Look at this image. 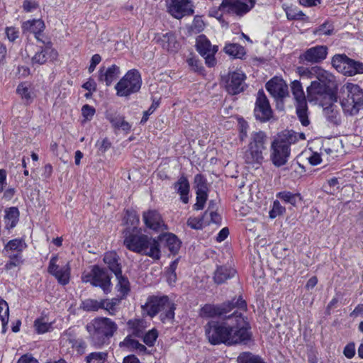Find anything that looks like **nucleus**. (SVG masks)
I'll return each mask as SVG.
<instances>
[{
  "instance_id": "9b49d317",
  "label": "nucleus",
  "mask_w": 363,
  "mask_h": 363,
  "mask_svg": "<svg viewBox=\"0 0 363 363\" xmlns=\"http://www.w3.org/2000/svg\"><path fill=\"white\" fill-rule=\"evenodd\" d=\"M333 67L347 77L363 74V62L348 57L345 54H336L331 60Z\"/></svg>"
},
{
  "instance_id": "c85d7f7f",
  "label": "nucleus",
  "mask_w": 363,
  "mask_h": 363,
  "mask_svg": "<svg viewBox=\"0 0 363 363\" xmlns=\"http://www.w3.org/2000/svg\"><path fill=\"white\" fill-rule=\"evenodd\" d=\"M128 330L130 335L135 337H142L147 328V322L144 319L134 318L127 322Z\"/></svg>"
},
{
  "instance_id": "423d86ee",
  "label": "nucleus",
  "mask_w": 363,
  "mask_h": 363,
  "mask_svg": "<svg viewBox=\"0 0 363 363\" xmlns=\"http://www.w3.org/2000/svg\"><path fill=\"white\" fill-rule=\"evenodd\" d=\"M268 140L269 137L264 131L251 133L247 150L243 155L246 164L253 167L262 164L264 160L263 152L267 149Z\"/></svg>"
},
{
  "instance_id": "9d476101",
  "label": "nucleus",
  "mask_w": 363,
  "mask_h": 363,
  "mask_svg": "<svg viewBox=\"0 0 363 363\" xmlns=\"http://www.w3.org/2000/svg\"><path fill=\"white\" fill-rule=\"evenodd\" d=\"M142 85L141 75L138 70H129L116 84V94L119 96H128L139 91Z\"/></svg>"
},
{
  "instance_id": "2f4dec72",
  "label": "nucleus",
  "mask_w": 363,
  "mask_h": 363,
  "mask_svg": "<svg viewBox=\"0 0 363 363\" xmlns=\"http://www.w3.org/2000/svg\"><path fill=\"white\" fill-rule=\"evenodd\" d=\"M323 108V115L329 123L335 125L340 123V116L334 103H328Z\"/></svg>"
},
{
  "instance_id": "72a5a7b5",
  "label": "nucleus",
  "mask_w": 363,
  "mask_h": 363,
  "mask_svg": "<svg viewBox=\"0 0 363 363\" xmlns=\"http://www.w3.org/2000/svg\"><path fill=\"white\" fill-rule=\"evenodd\" d=\"M27 245L23 238H16L9 241L4 247V250L7 253H20L26 248Z\"/></svg>"
},
{
  "instance_id": "dca6fc26",
  "label": "nucleus",
  "mask_w": 363,
  "mask_h": 363,
  "mask_svg": "<svg viewBox=\"0 0 363 363\" xmlns=\"http://www.w3.org/2000/svg\"><path fill=\"white\" fill-rule=\"evenodd\" d=\"M167 7L168 12L177 19L194 13L190 0H167Z\"/></svg>"
},
{
  "instance_id": "a878e982",
  "label": "nucleus",
  "mask_w": 363,
  "mask_h": 363,
  "mask_svg": "<svg viewBox=\"0 0 363 363\" xmlns=\"http://www.w3.org/2000/svg\"><path fill=\"white\" fill-rule=\"evenodd\" d=\"M174 189L179 194L181 201L184 203H188L190 184L186 177L182 175L174 184Z\"/></svg>"
},
{
  "instance_id": "6e6552de",
  "label": "nucleus",
  "mask_w": 363,
  "mask_h": 363,
  "mask_svg": "<svg viewBox=\"0 0 363 363\" xmlns=\"http://www.w3.org/2000/svg\"><path fill=\"white\" fill-rule=\"evenodd\" d=\"M237 308V311L247 310L246 301L239 296L238 298H233L230 301H225L220 304H205L200 309V315L202 318H214L225 315L232 310Z\"/></svg>"
},
{
  "instance_id": "f704fd0d",
  "label": "nucleus",
  "mask_w": 363,
  "mask_h": 363,
  "mask_svg": "<svg viewBox=\"0 0 363 363\" xmlns=\"http://www.w3.org/2000/svg\"><path fill=\"white\" fill-rule=\"evenodd\" d=\"M216 45H212L210 40L204 35H201L196 39V49L201 56L208 54L214 50Z\"/></svg>"
},
{
  "instance_id": "c9c22d12",
  "label": "nucleus",
  "mask_w": 363,
  "mask_h": 363,
  "mask_svg": "<svg viewBox=\"0 0 363 363\" xmlns=\"http://www.w3.org/2000/svg\"><path fill=\"white\" fill-rule=\"evenodd\" d=\"M115 276L118 280L116 289L121 295V298H124L128 295L130 290L129 280L126 277L122 274V272H120V274H116Z\"/></svg>"
},
{
  "instance_id": "aec40b11",
  "label": "nucleus",
  "mask_w": 363,
  "mask_h": 363,
  "mask_svg": "<svg viewBox=\"0 0 363 363\" xmlns=\"http://www.w3.org/2000/svg\"><path fill=\"white\" fill-rule=\"evenodd\" d=\"M266 89L276 100L282 101L289 96L288 86L284 80L275 77L271 79L265 85Z\"/></svg>"
},
{
  "instance_id": "393cba45",
  "label": "nucleus",
  "mask_w": 363,
  "mask_h": 363,
  "mask_svg": "<svg viewBox=\"0 0 363 363\" xmlns=\"http://www.w3.org/2000/svg\"><path fill=\"white\" fill-rule=\"evenodd\" d=\"M157 43H159L164 50L169 52L175 53L180 48V44L173 33H167L160 36L157 38Z\"/></svg>"
},
{
  "instance_id": "69168bd1",
  "label": "nucleus",
  "mask_w": 363,
  "mask_h": 363,
  "mask_svg": "<svg viewBox=\"0 0 363 363\" xmlns=\"http://www.w3.org/2000/svg\"><path fill=\"white\" fill-rule=\"evenodd\" d=\"M315 69V66L311 68L299 67H298V72L301 77H306L307 78L315 77V72L313 69Z\"/></svg>"
},
{
  "instance_id": "f8f14e48",
  "label": "nucleus",
  "mask_w": 363,
  "mask_h": 363,
  "mask_svg": "<svg viewBox=\"0 0 363 363\" xmlns=\"http://www.w3.org/2000/svg\"><path fill=\"white\" fill-rule=\"evenodd\" d=\"M291 90L295 100L296 112L303 126L309 125L308 104L301 82L294 80L291 83Z\"/></svg>"
},
{
  "instance_id": "338daca9",
  "label": "nucleus",
  "mask_w": 363,
  "mask_h": 363,
  "mask_svg": "<svg viewBox=\"0 0 363 363\" xmlns=\"http://www.w3.org/2000/svg\"><path fill=\"white\" fill-rule=\"evenodd\" d=\"M96 146H98L99 151H100L102 154L105 153L108 149L111 147V143L107 138H104L101 141L98 140L96 143Z\"/></svg>"
},
{
  "instance_id": "0e129e2a",
  "label": "nucleus",
  "mask_w": 363,
  "mask_h": 363,
  "mask_svg": "<svg viewBox=\"0 0 363 363\" xmlns=\"http://www.w3.org/2000/svg\"><path fill=\"white\" fill-rule=\"evenodd\" d=\"M159 106V103L157 101H153V103L152 104V105L150 106V107L148 108V110L145 111L144 113H143V118L140 121V123L142 124H144L145 123L148 118H149V116L153 113V112L156 110V108Z\"/></svg>"
},
{
  "instance_id": "a18cd8bd",
  "label": "nucleus",
  "mask_w": 363,
  "mask_h": 363,
  "mask_svg": "<svg viewBox=\"0 0 363 363\" xmlns=\"http://www.w3.org/2000/svg\"><path fill=\"white\" fill-rule=\"evenodd\" d=\"M334 31V26L329 21H325L318 28L315 29L314 33L318 35H331Z\"/></svg>"
},
{
  "instance_id": "4d7b16f0",
  "label": "nucleus",
  "mask_w": 363,
  "mask_h": 363,
  "mask_svg": "<svg viewBox=\"0 0 363 363\" xmlns=\"http://www.w3.org/2000/svg\"><path fill=\"white\" fill-rule=\"evenodd\" d=\"M186 62L191 69L195 72L201 73L203 70L201 61L195 57H189L186 60Z\"/></svg>"
},
{
  "instance_id": "5701e85b",
  "label": "nucleus",
  "mask_w": 363,
  "mask_h": 363,
  "mask_svg": "<svg viewBox=\"0 0 363 363\" xmlns=\"http://www.w3.org/2000/svg\"><path fill=\"white\" fill-rule=\"evenodd\" d=\"M120 73V68L116 65H112L106 69L102 67L99 70L98 79L99 82L109 86L119 77Z\"/></svg>"
},
{
  "instance_id": "f3484780",
  "label": "nucleus",
  "mask_w": 363,
  "mask_h": 363,
  "mask_svg": "<svg viewBox=\"0 0 363 363\" xmlns=\"http://www.w3.org/2000/svg\"><path fill=\"white\" fill-rule=\"evenodd\" d=\"M255 5V1L247 4L242 0H223L219 9L228 13H233L242 16L248 13Z\"/></svg>"
},
{
  "instance_id": "864d4df0",
  "label": "nucleus",
  "mask_w": 363,
  "mask_h": 363,
  "mask_svg": "<svg viewBox=\"0 0 363 363\" xmlns=\"http://www.w3.org/2000/svg\"><path fill=\"white\" fill-rule=\"evenodd\" d=\"M106 303H104V306L102 309L106 310L108 313L111 315H114L116 312V306H118L120 303L119 298H112L111 300L105 299Z\"/></svg>"
},
{
  "instance_id": "4be33fe9",
  "label": "nucleus",
  "mask_w": 363,
  "mask_h": 363,
  "mask_svg": "<svg viewBox=\"0 0 363 363\" xmlns=\"http://www.w3.org/2000/svg\"><path fill=\"white\" fill-rule=\"evenodd\" d=\"M44 44L45 47H40V50L32 57L31 61L33 64L43 65L49 58L56 57L57 52L52 48V43L48 41Z\"/></svg>"
},
{
  "instance_id": "f257e3e1",
  "label": "nucleus",
  "mask_w": 363,
  "mask_h": 363,
  "mask_svg": "<svg viewBox=\"0 0 363 363\" xmlns=\"http://www.w3.org/2000/svg\"><path fill=\"white\" fill-rule=\"evenodd\" d=\"M204 328L206 338L212 345L246 344L252 337L250 327L238 311L222 320L208 322Z\"/></svg>"
},
{
  "instance_id": "c03bdc74",
  "label": "nucleus",
  "mask_w": 363,
  "mask_h": 363,
  "mask_svg": "<svg viewBox=\"0 0 363 363\" xmlns=\"http://www.w3.org/2000/svg\"><path fill=\"white\" fill-rule=\"evenodd\" d=\"M108 357V353L104 352H94L86 357V363H104Z\"/></svg>"
},
{
  "instance_id": "e433bc0d",
  "label": "nucleus",
  "mask_w": 363,
  "mask_h": 363,
  "mask_svg": "<svg viewBox=\"0 0 363 363\" xmlns=\"http://www.w3.org/2000/svg\"><path fill=\"white\" fill-rule=\"evenodd\" d=\"M105 303L106 300L104 299L97 301L95 299L88 298L82 301L81 308L87 312L97 311L99 309H102Z\"/></svg>"
},
{
  "instance_id": "c756f323",
  "label": "nucleus",
  "mask_w": 363,
  "mask_h": 363,
  "mask_svg": "<svg viewBox=\"0 0 363 363\" xmlns=\"http://www.w3.org/2000/svg\"><path fill=\"white\" fill-rule=\"evenodd\" d=\"M104 263L108 266V269L116 275L122 272L121 264L120 263V257L114 251L107 252L104 254Z\"/></svg>"
},
{
  "instance_id": "7ed1b4c3",
  "label": "nucleus",
  "mask_w": 363,
  "mask_h": 363,
  "mask_svg": "<svg viewBox=\"0 0 363 363\" xmlns=\"http://www.w3.org/2000/svg\"><path fill=\"white\" fill-rule=\"evenodd\" d=\"M124 245L130 251L158 260L161 257L160 245L156 238L143 234H134L129 229L124 232Z\"/></svg>"
},
{
  "instance_id": "603ef678",
  "label": "nucleus",
  "mask_w": 363,
  "mask_h": 363,
  "mask_svg": "<svg viewBox=\"0 0 363 363\" xmlns=\"http://www.w3.org/2000/svg\"><path fill=\"white\" fill-rule=\"evenodd\" d=\"M249 129L248 123L244 120L243 118H240L238 120V131H239V139L241 142L245 140L247 138V132Z\"/></svg>"
},
{
  "instance_id": "37998d69",
  "label": "nucleus",
  "mask_w": 363,
  "mask_h": 363,
  "mask_svg": "<svg viewBox=\"0 0 363 363\" xmlns=\"http://www.w3.org/2000/svg\"><path fill=\"white\" fill-rule=\"evenodd\" d=\"M277 196L284 202L289 203L293 206L296 204L298 199L301 200V195L299 194H293L286 191L279 192Z\"/></svg>"
},
{
  "instance_id": "1a4fd4ad",
  "label": "nucleus",
  "mask_w": 363,
  "mask_h": 363,
  "mask_svg": "<svg viewBox=\"0 0 363 363\" xmlns=\"http://www.w3.org/2000/svg\"><path fill=\"white\" fill-rule=\"evenodd\" d=\"M307 94L310 101H314L322 107L328 103L337 101V89L318 81H313L307 87Z\"/></svg>"
},
{
  "instance_id": "ddd939ff",
  "label": "nucleus",
  "mask_w": 363,
  "mask_h": 363,
  "mask_svg": "<svg viewBox=\"0 0 363 363\" xmlns=\"http://www.w3.org/2000/svg\"><path fill=\"white\" fill-rule=\"evenodd\" d=\"M83 282H90L94 286L100 287L105 294L111 291V277L106 269L98 265H94L90 272L83 274L82 277Z\"/></svg>"
},
{
  "instance_id": "58836bf2",
  "label": "nucleus",
  "mask_w": 363,
  "mask_h": 363,
  "mask_svg": "<svg viewBox=\"0 0 363 363\" xmlns=\"http://www.w3.org/2000/svg\"><path fill=\"white\" fill-rule=\"evenodd\" d=\"M224 51L228 55L240 59L242 58L245 55L244 47L236 43L226 45L224 48Z\"/></svg>"
},
{
  "instance_id": "cd10ccee",
  "label": "nucleus",
  "mask_w": 363,
  "mask_h": 363,
  "mask_svg": "<svg viewBox=\"0 0 363 363\" xmlns=\"http://www.w3.org/2000/svg\"><path fill=\"white\" fill-rule=\"evenodd\" d=\"M156 240L158 242H164L166 247L168 248L169 252L172 254H176L180 249L181 242L178 238L172 233H164L160 235Z\"/></svg>"
},
{
  "instance_id": "de8ad7c7",
  "label": "nucleus",
  "mask_w": 363,
  "mask_h": 363,
  "mask_svg": "<svg viewBox=\"0 0 363 363\" xmlns=\"http://www.w3.org/2000/svg\"><path fill=\"white\" fill-rule=\"evenodd\" d=\"M34 328L38 333H45L49 331L51 328V323L46 322L44 318H40L34 321Z\"/></svg>"
},
{
  "instance_id": "a19ab883",
  "label": "nucleus",
  "mask_w": 363,
  "mask_h": 363,
  "mask_svg": "<svg viewBox=\"0 0 363 363\" xmlns=\"http://www.w3.org/2000/svg\"><path fill=\"white\" fill-rule=\"evenodd\" d=\"M238 363H265L258 355L246 352L241 353L238 357Z\"/></svg>"
},
{
  "instance_id": "4c0bfd02",
  "label": "nucleus",
  "mask_w": 363,
  "mask_h": 363,
  "mask_svg": "<svg viewBox=\"0 0 363 363\" xmlns=\"http://www.w3.org/2000/svg\"><path fill=\"white\" fill-rule=\"evenodd\" d=\"M9 316V308L8 303L0 297V320L2 325V333H5L6 332Z\"/></svg>"
},
{
  "instance_id": "8fccbe9b",
  "label": "nucleus",
  "mask_w": 363,
  "mask_h": 363,
  "mask_svg": "<svg viewBox=\"0 0 363 363\" xmlns=\"http://www.w3.org/2000/svg\"><path fill=\"white\" fill-rule=\"evenodd\" d=\"M143 337V342L149 347L155 345V342L158 337V332L156 329L153 328L147 333H144Z\"/></svg>"
},
{
  "instance_id": "774afa93",
  "label": "nucleus",
  "mask_w": 363,
  "mask_h": 363,
  "mask_svg": "<svg viewBox=\"0 0 363 363\" xmlns=\"http://www.w3.org/2000/svg\"><path fill=\"white\" fill-rule=\"evenodd\" d=\"M6 34L11 42L15 41L18 38V30L14 27H7L6 28Z\"/></svg>"
},
{
  "instance_id": "09e8293b",
  "label": "nucleus",
  "mask_w": 363,
  "mask_h": 363,
  "mask_svg": "<svg viewBox=\"0 0 363 363\" xmlns=\"http://www.w3.org/2000/svg\"><path fill=\"white\" fill-rule=\"evenodd\" d=\"M133 335H128L123 341L121 342L119 346L125 347L130 352H135L139 342L132 338Z\"/></svg>"
},
{
  "instance_id": "473e14b6",
  "label": "nucleus",
  "mask_w": 363,
  "mask_h": 363,
  "mask_svg": "<svg viewBox=\"0 0 363 363\" xmlns=\"http://www.w3.org/2000/svg\"><path fill=\"white\" fill-rule=\"evenodd\" d=\"M19 220V211L17 207H10L5 209L4 222L6 228L9 230L14 228Z\"/></svg>"
},
{
  "instance_id": "4468645a",
  "label": "nucleus",
  "mask_w": 363,
  "mask_h": 363,
  "mask_svg": "<svg viewBox=\"0 0 363 363\" xmlns=\"http://www.w3.org/2000/svg\"><path fill=\"white\" fill-rule=\"evenodd\" d=\"M254 116L255 119L261 123L269 121L273 116V111L263 89H259L257 92Z\"/></svg>"
},
{
  "instance_id": "f03ea898",
  "label": "nucleus",
  "mask_w": 363,
  "mask_h": 363,
  "mask_svg": "<svg viewBox=\"0 0 363 363\" xmlns=\"http://www.w3.org/2000/svg\"><path fill=\"white\" fill-rule=\"evenodd\" d=\"M118 328L116 323L106 317H96L86 325L89 341L96 348L108 345Z\"/></svg>"
},
{
  "instance_id": "a211bd4d",
  "label": "nucleus",
  "mask_w": 363,
  "mask_h": 363,
  "mask_svg": "<svg viewBox=\"0 0 363 363\" xmlns=\"http://www.w3.org/2000/svg\"><path fill=\"white\" fill-rule=\"evenodd\" d=\"M58 256L54 255L51 257L48 272L49 274L55 277L57 281L62 285H67L69 281L70 278V267L69 262L65 265L60 267L57 264Z\"/></svg>"
},
{
  "instance_id": "2eb2a0df",
  "label": "nucleus",
  "mask_w": 363,
  "mask_h": 363,
  "mask_svg": "<svg viewBox=\"0 0 363 363\" xmlns=\"http://www.w3.org/2000/svg\"><path fill=\"white\" fill-rule=\"evenodd\" d=\"M328 48L326 45H315L306 49L299 55V60L303 64L315 65L323 62L328 56Z\"/></svg>"
},
{
  "instance_id": "5fc2aeb1",
  "label": "nucleus",
  "mask_w": 363,
  "mask_h": 363,
  "mask_svg": "<svg viewBox=\"0 0 363 363\" xmlns=\"http://www.w3.org/2000/svg\"><path fill=\"white\" fill-rule=\"evenodd\" d=\"M16 92L21 96V98L26 101L27 104H30L33 97L31 93L29 91L28 88L25 86V84L21 83L18 85Z\"/></svg>"
},
{
  "instance_id": "3c124183",
  "label": "nucleus",
  "mask_w": 363,
  "mask_h": 363,
  "mask_svg": "<svg viewBox=\"0 0 363 363\" xmlns=\"http://www.w3.org/2000/svg\"><path fill=\"white\" fill-rule=\"evenodd\" d=\"M204 214L201 218L190 217L187 220V225L192 229L200 230L203 228V224L206 223Z\"/></svg>"
},
{
  "instance_id": "b1692460",
  "label": "nucleus",
  "mask_w": 363,
  "mask_h": 363,
  "mask_svg": "<svg viewBox=\"0 0 363 363\" xmlns=\"http://www.w3.org/2000/svg\"><path fill=\"white\" fill-rule=\"evenodd\" d=\"M45 27L44 21L41 19H33L23 22L21 28L23 33H32L35 35V38L37 40L45 43V42L40 38V35L44 30Z\"/></svg>"
},
{
  "instance_id": "20e7f679",
  "label": "nucleus",
  "mask_w": 363,
  "mask_h": 363,
  "mask_svg": "<svg viewBox=\"0 0 363 363\" xmlns=\"http://www.w3.org/2000/svg\"><path fill=\"white\" fill-rule=\"evenodd\" d=\"M296 142L298 135L293 130H284L273 140L270 146V160L275 167H280L287 162L291 154L290 146Z\"/></svg>"
},
{
  "instance_id": "0eeeda50",
  "label": "nucleus",
  "mask_w": 363,
  "mask_h": 363,
  "mask_svg": "<svg viewBox=\"0 0 363 363\" xmlns=\"http://www.w3.org/2000/svg\"><path fill=\"white\" fill-rule=\"evenodd\" d=\"M143 308L152 318L160 313V318L163 323L174 318L176 306L167 296H150Z\"/></svg>"
},
{
  "instance_id": "6ab92c4d",
  "label": "nucleus",
  "mask_w": 363,
  "mask_h": 363,
  "mask_svg": "<svg viewBox=\"0 0 363 363\" xmlns=\"http://www.w3.org/2000/svg\"><path fill=\"white\" fill-rule=\"evenodd\" d=\"M245 74L241 71L230 72L225 82V89L232 95L238 94L245 90Z\"/></svg>"
},
{
  "instance_id": "412c9836",
  "label": "nucleus",
  "mask_w": 363,
  "mask_h": 363,
  "mask_svg": "<svg viewBox=\"0 0 363 363\" xmlns=\"http://www.w3.org/2000/svg\"><path fill=\"white\" fill-rule=\"evenodd\" d=\"M143 220L145 226L154 231L159 232L167 229L160 213L156 210L150 209L144 211Z\"/></svg>"
},
{
  "instance_id": "6e6d98bb",
  "label": "nucleus",
  "mask_w": 363,
  "mask_h": 363,
  "mask_svg": "<svg viewBox=\"0 0 363 363\" xmlns=\"http://www.w3.org/2000/svg\"><path fill=\"white\" fill-rule=\"evenodd\" d=\"M196 191H208L206 179L201 174H197L194 177Z\"/></svg>"
},
{
  "instance_id": "39448f33",
  "label": "nucleus",
  "mask_w": 363,
  "mask_h": 363,
  "mask_svg": "<svg viewBox=\"0 0 363 363\" xmlns=\"http://www.w3.org/2000/svg\"><path fill=\"white\" fill-rule=\"evenodd\" d=\"M340 105L346 116H355L363 108V89L347 82L340 90Z\"/></svg>"
},
{
  "instance_id": "13d9d810",
  "label": "nucleus",
  "mask_w": 363,
  "mask_h": 363,
  "mask_svg": "<svg viewBox=\"0 0 363 363\" xmlns=\"http://www.w3.org/2000/svg\"><path fill=\"white\" fill-rule=\"evenodd\" d=\"M125 219L126 220L127 224L130 223L133 226V229L136 228V225L139 223V217L134 211L127 210Z\"/></svg>"
},
{
  "instance_id": "49530a36",
  "label": "nucleus",
  "mask_w": 363,
  "mask_h": 363,
  "mask_svg": "<svg viewBox=\"0 0 363 363\" xmlns=\"http://www.w3.org/2000/svg\"><path fill=\"white\" fill-rule=\"evenodd\" d=\"M208 191H196V203L194 205V209L199 211L202 210L208 199Z\"/></svg>"
},
{
  "instance_id": "79ce46f5",
  "label": "nucleus",
  "mask_w": 363,
  "mask_h": 363,
  "mask_svg": "<svg viewBox=\"0 0 363 363\" xmlns=\"http://www.w3.org/2000/svg\"><path fill=\"white\" fill-rule=\"evenodd\" d=\"M9 261L5 264V269L9 271L14 267H19L23 263L22 255L20 253L8 254Z\"/></svg>"
},
{
  "instance_id": "bb28decb",
  "label": "nucleus",
  "mask_w": 363,
  "mask_h": 363,
  "mask_svg": "<svg viewBox=\"0 0 363 363\" xmlns=\"http://www.w3.org/2000/svg\"><path fill=\"white\" fill-rule=\"evenodd\" d=\"M313 70L315 72V77L317 79L316 81L337 89V82L333 74L319 66H315V69Z\"/></svg>"
},
{
  "instance_id": "e2e57ef3",
  "label": "nucleus",
  "mask_w": 363,
  "mask_h": 363,
  "mask_svg": "<svg viewBox=\"0 0 363 363\" xmlns=\"http://www.w3.org/2000/svg\"><path fill=\"white\" fill-rule=\"evenodd\" d=\"M218 50V46H215L214 50H213V52H210L208 54L205 55V56H203L205 58L206 64L209 67H213L216 64V58H215L214 55L217 52Z\"/></svg>"
},
{
  "instance_id": "052dcab7",
  "label": "nucleus",
  "mask_w": 363,
  "mask_h": 363,
  "mask_svg": "<svg viewBox=\"0 0 363 363\" xmlns=\"http://www.w3.org/2000/svg\"><path fill=\"white\" fill-rule=\"evenodd\" d=\"M96 113L95 108L88 104H85L82 108V114L85 121H91Z\"/></svg>"
},
{
  "instance_id": "ea45409f",
  "label": "nucleus",
  "mask_w": 363,
  "mask_h": 363,
  "mask_svg": "<svg viewBox=\"0 0 363 363\" xmlns=\"http://www.w3.org/2000/svg\"><path fill=\"white\" fill-rule=\"evenodd\" d=\"M178 264H179V258H177L175 260H174L173 262H172L165 272L167 281L169 285L174 284V283H176V281L177 280L176 270L177 269Z\"/></svg>"
},
{
  "instance_id": "680f3d73",
  "label": "nucleus",
  "mask_w": 363,
  "mask_h": 363,
  "mask_svg": "<svg viewBox=\"0 0 363 363\" xmlns=\"http://www.w3.org/2000/svg\"><path fill=\"white\" fill-rule=\"evenodd\" d=\"M286 16L289 20H303L306 15L297 9H289L286 11Z\"/></svg>"
},
{
  "instance_id": "7c9ffc66",
  "label": "nucleus",
  "mask_w": 363,
  "mask_h": 363,
  "mask_svg": "<svg viewBox=\"0 0 363 363\" xmlns=\"http://www.w3.org/2000/svg\"><path fill=\"white\" fill-rule=\"evenodd\" d=\"M235 274V270L226 266L218 267L214 272L213 279L217 284H222Z\"/></svg>"
},
{
  "instance_id": "bf43d9fd",
  "label": "nucleus",
  "mask_w": 363,
  "mask_h": 363,
  "mask_svg": "<svg viewBox=\"0 0 363 363\" xmlns=\"http://www.w3.org/2000/svg\"><path fill=\"white\" fill-rule=\"evenodd\" d=\"M285 208L283 207L279 201L276 200L273 203V207L269 211L271 218H275L277 216L283 214L285 212Z\"/></svg>"
}]
</instances>
